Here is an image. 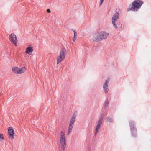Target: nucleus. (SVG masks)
Instances as JSON below:
<instances>
[{
    "label": "nucleus",
    "instance_id": "f257e3e1",
    "mask_svg": "<svg viewBox=\"0 0 151 151\" xmlns=\"http://www.w3.org/2000/svg\"><path fill=\"white\" fill-rule=\"evenodd\" d=\"M143 4L142 1L135 0L129 6L127 9L128 11L131 10L132 11H137Z\"/></svg>",
    "mask_w": 151,
    "mask_h": 151
},
{
    "label": "nucleus",
    "instance_id": "f03ea898",
    "mask_svg": "<svg viewBox=\"0 0 151 151\" xmlns=\"http://www.w3.org/2000/svg\"><path fill=\"white\" fill-rule=\"evenodd\" d=\"M119 18V13L117 12L114 14L112 18V23L114 28L115 29L122 27L121 24L120 22H117V24H116V22L117 21Z\"/></svg>",
    "mask_w": 151,
    "mask_h": 151
},
{
    "label": "nucleus",
    "instance_id": "7ed1b4c3",
    "mask_svg": "<svg viewBox=\"0 0 151 151\" xmlns=\"http://www.w3.org/2000/svg\"><path fill=\"white\" fill-rule=\"evenodd\" d=\"M129 124L132 136L136 137L137 135V129L135 126L134 122L131 120L129 121Z\"/></svg>",
    "mask_w": 151,
    "mask_h": 151
},
{
    "label": "nucleus",
    "instance_id": "20e7f679",
    "mask_svg": "<svg viewBox=\"0 0 151 151\" xmlns=\"http://www.w3.org/2000/svg\"><path fill=\"white\" fill-rule=\"evenodd\" d=\"M60 142L62 149L64 151L66 147L65 136L64 132L62 131L60 135Z\"/></svg>",
    "mask_w": 151,
    "mask_h": 151
},
{
    "label": "nucleus",
    "instance_id": "39448f33",
    "mask_svg": "<svg viewBox=\"0 0 151 151\" xmlns=\"http://www.w3.org/2000/svg\"><path fill=\"white\" fill-rule=\"evenodd\" d=\"M77 114V111H75L71 117L68 129V135H69L74 125V123L75 122L76 117Z\"/></svg>",
    "mask_w": 151,
    "mask_h": 151
},
{
    "label": "nucleus",
    "instance_id": "423d86ee",
    "mask_svg": "<svg viewBox=\"0 0 151 151\" xmlns=\"http://www.w3.org/2000/svg\"><path fill=\"white\" fill-rule=\"evenodd\" d=\"M9 38L11 43L16 46L17 38L16 35L14 33H12L10 35Z\"/></svg>",
    "mask_w": 151,
    "mask_h": 151
},
{
    "label": "nucleus",
    "instance_id": "0eeeda50",
    "mask_svg": "<svg viewBox=\"0 0 151 151\" xmlns=\"http://www.w3.org/2000/svg\"><path fill=\"white\" fill-rule=\"evenodd\" d=\"M99 33L101 40L103 39H106L109 35L108 33L104 31H102Z\"/></svg>",
    "mask_w": 151,
    "mask_h": 151
},
{
    "label": "nucleus",
    "instance_id": "6e6552de",
    "mask_svg": "<svg viewBox=\"0 0 151 151\" xmlns=\"http://www.w3.org/2000/svg\"><path fill=\"white\" fill-rule=\"evenodd\" d=\"M99 33L97 32L95 34L93 37V40L94 42L101 41Z\"/></svg>",
    "mask_w": 151,
    "mask_h": 151
},
{
    "label": "nucleus",
    "instance_id": "1a4fd4ad",
    "mask_svg": "<svg viewBox=\"0 0 151 151\" xmlns=\"http://www.w3.org/2000/svg\"><path fill=\"white\" fill-rule=\"evenodd\" d=\"M109 81V79L106 80L103 84V88L104 90L105 93H107L108 91V83Z\"/></svg>",
    "mask_w": 151,
    "mask_h": 151
},
{
    "label": "nucleus",
    "instance_id": "9d476101",
    "mask_svg": "<svg viewBox=\"0 0 151 151\" xmlns=\"http://www.w3.org/2000/svg\"><path fill=\"white\" fill-rule=\"evenodd\" d=\"M8 134L10 136H14V132L13 129L12 128L10 127L8 129Z\"/></svg>",
    "mask_w": 151,
    "mask_h": 151
},
{
    "label": "nucleus",
    "instance_id": "9b49d317",
    "mask_svg": "<svg viewBox=\"0 0 151 151\" xmlns=\"http://www.w3.org/2000/svg\"><path fill=\"white\" fill-rule=\"evenodd\" d=\"M33 51L32 48L31 47H29L27 48L25 51V53L27 54H29L32 53Z\"/></svg>",
    "mask_w": 151,
    "mask_h": 151
},
{
    "label": "nucleus",
    "instance_id": "f8f14e48",
    "mask_svg": "<svg viewBox=\"0 0 151 151\" xmlns=\"http://www.w3.org/2000/svg\"><path fill=\"white\" fill-rule=\"evenodd\" d=\"M66 54V50L64 48H62L60 51V55L65 58Z\"/></svg>",
    "mask_w": 151,
    "mask_h": 151
},
{
    "label": "nucleus",
    "instance_id": "ddd939ff",
    "mask_svg": "<svg viewBox=\"0 0 151 151\" xmlns=\"http://www.w3.org/2000/svg\"><path fill=\"white\" fill-rule=\"evenodd\" d=\"M64 58L60 55L58 56L57 58V64H59Z\"/></svg>",
    "mask_w": 151,
    "mask_h": 151
},
{
    "label": "nucleus",
    "instance_id": "4468645a",
    "mask_svg": "<svg viewBox=\"0 0 151 151\" xmlns=\"http://www.w3.org/2000/svg\"><path fill=\"white\" fill-rule=\"evenodd\" d=\"M25 70V68L24 67H22L20 69L19 68V71L18 73V74H21L24 73Z\"/></svg>",
    "mask_w": 151,
    "mask_h": 151
},
{
    "label": "nucleus",
    "instance_id": "2eb2a0df",
    "mask_svg": "<svg viewBox=\"0 0 151 151\" xmlns=\"http://www.w3.org/2000/svg\"><path fill=\"white\" fill-rule=\"evenodd\" d=\"M19 68L17 67H13L12 68V71L15 73L18 74Z\"/></svg>",
    "mask_w": 151,
    "mask_h": 151
},
{
    "label": "nucleus",
    "instance_id": "dca6fc26",
    "mask_svg": "<svg viewBox=\"0 0 151 151\" xmlns=\"http://www.w3.org/2000/svg\"><path fill=\"white\" fill-rule=\"evenodd\" d=\"M109 100L108 99H106L105 102V104L104 106V108H106L108 106V105L109 104Z\"/></svg>",
    "mask_w": 151,
    "mask_h": 151
},
{
    "label": "nucleus",
    "instance_id": "f3484780",
    "mask_svg": "<svg viewBox=\"0 0 151 151\" xmlns=\"http://www.w3.org/2000/svg\"><path fill=\"white\" fill-rule=\"evenodd\" d=\"M100 129V128L96 126L95 130L94 133V136H96V134H97L99 130Z\"/></svg>",
    "mask_w": 151,
    "mask_h": 151
},
{
    "label": "nucleus",
    "instance_id": "a211bd4d",
    "mask_svg": "<svg viewBox=\"0 0 151 151\" xmlns=\"http://www.w3.org/2000/svg\"><path fill=\"white\" fill-rule=\"evenodd\" d=\"M104 113H102L101 114V116L100 118H99L98 120L102 122L103 121V118L104 117Z\"/></svg>",
    "mask_w": 151,
    "mask_h": 151
},
{
    "label": "nucleus",
    "instance_id": "6ab92c4d",
    "mask_svg": "<svg viewBox=\"0 0 151 151\" xmlns=\"http://www.w3.org/2000/svg\"><path fill=\"white\" fill-rule=\"evenodd\" d=\"M106 120L107 122L112 123L113 122V120L112 119L110 118L109 117H107L106 118Z\"/></svg>",
    "mask_w": 151,
    "mask_h": 151
},
{
    "label": "nucleus",
    "instance_id": "aec40b11",
    "mask_svg": "<svg viewBox=\"0 0 151 151\" xmlns=\"http://www.w3.org/2000/svg\"><path fill=\"white\" fill-rule=\"evenodd\" d=\"M102 122H101V121L98 120V121L97 125L96 126L100 128L101 126V124L102 123Z\"/></svg>",
    "mask_w": 151,
    "mask_h": 151
},
{
    "label": "nucleus",
    "instance_id": "412c9836",
    "mask_svg": "<svg viewBox=\"0 0 151 151\" xmlns=\"http://www.w3.org/2000/svg\"><path fill=\"white\" fill-rule=\"evenodd\" d=\"M4 139V138L3 137V135L2 134H0V141H2Z\"/></svg>",
    "mask_w": 151,
    "mask_h": 151
},
{
    "label": "nucleus",
    "instance_id": "4be33fe9",
    "mask_svg": "<svg viewBox=\"0 0 151 151\" xmlns=\"http://www.w3.org/2000/svg\"><path fill=\"white\" fill-rule=\"evenodd\" d=\"M104 1V0H100V2L99 4V6L100 7L102 5L103 2Z\"/></svg>",
    "mask_w": 151,
    "mask_h": 151
},
{
    "label": "nucleus",
    "instance_id": "5701e85b",
    "mask_svg": "<svg viewBox=\"0 0 151 151\" xmlns=\"http://www.w3.org/2000/svg\"><path fill=\"white\" fill-rule=\"evenodd\" d=\"M76 36H73V42H75L76 40Z\"/></svg>",
    "mask_w": 151,
    "mask_h": 151
},
{
    "label": "nucleus",
    "instance_id": "b1692460",
    "mask_svg": "<svg viewBox=\"0 0 151 151\" xmlns=\"http://www.w3.org/2000/svg\"><path fill=\"white\" fill-rule=\"evenodd\" d=\"M47 13H50V9H47Z\"/></svg>",
    "mask_w": 151,
    "mask_h": 151
},
{
    "label": "nucleus",
    "instance_id": "393cba45",
    "mask_svg": "<svg viewBox=\"0 0 151 151\" xmlns=\"http://www.w3.org/2000/svg\"><path fill=\"white\" fill-rule=\"evenodd\" d=\"M74 36H76V32L75 31H74Z\"/></svg>",
    "mask_w": 151,
    "mask_h": 151
},
{
    "label": "nucleus",
    "instance_id": "a878e982",
    "mask_svg": "<svg viewBox=\"0 0 151 151\" xmlns=\"http://www.w3.org/2000/svg\"><path fill=\"white\" fill-rule=\"evenodd\" d=\"M14 136H11L12 137H11V139H14Z\"/></svg>",
    "mask_w": 151,
    "mask_h": 151
}]
</instances>
